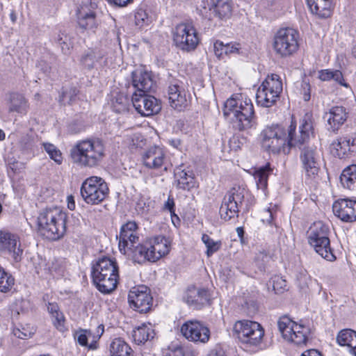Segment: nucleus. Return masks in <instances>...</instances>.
<instances>
[{
  "instance_id": "33",
  "label": "nucleus",
  "mask_w": 356,
  "mask_h": 356,
  "mask_svg": "<svg viewBox=\"0 0 356 356\" xmlns=\"http://www.w3.org/2000/svg\"><path fill=\"white\" fill-rule=\"evenodd\" d=\"M340 346H347L350 354L356 356V332L350 329L341 330L337 337Z\"/></svg>"
},
{
  "instance_id": "32",
  "label": "nucleus",
  "mask_w": 356,
  "mask_h": 356,
  "mask_svg": "<svg viewBox=\"0 0 356 356\" xmlns=\"http://www.w3.org/2000/svg\"><path fill=\"white\" fill-rule=\"evenodd\" d=\"M209 10L214 17L220 19L227 18L231 15L232 5L230 0H210Z\"/></svg>"
},
{
  "instance_id": "58",
  "label": "nucleus",
  "mask_w": 356,
  "mask_h": 356,
  "mask_svg": "<svg viewBox=\"0 0 356 356\" xmlns=\"http://www.w3.org/2000/svg\"><path fill=\"white\" fill-rule=\"evenodd\" d=\"M208 356H226L224 350L221 348L216 347L212 349Z\"/></svg>"
},
{
  "instance_id": "41",
  "label": "nucleus",
  "mask_w": 356,
  "mask_h": 356,
  "mask_svg": "<svg viewBox=\"0 0 356 356\" xmlns=\"http://www.w3.org/2000/svg\"><path fill=\"white\" fill-rule=\"evenodd\" d=\"M14 284L13 276L0 266V292L6 293L11 291Z\"/></svg>"
},
{
  "instance_id": "35",
  "label": "nucleus",
  "mask_w": 356,
  "mask_h": 356,
  "mask_svg": "<svg viewBox=\"0 0 356 356\" xmlns=\"http://www.w3.org/2000/svg\"><path fill=\"white\" fill-rule=\"evenodd\" d=\"M154 335V330L151 325L143 323L133 330L132 337L134 341L137 344L144 343L149 339L153 338Z\"/></svg>"
},
{
  "instance_id": "46",
  "label": "nucleus",
  "mask_w": 356,
  "mask_h": 356,
  "mask_svg": "<svg viewBox=\"0 0 356 356\" xmlns=\"http://www.w3.org/2000/svg\"><path fill=\"white\" fill-rule=\"evenodd\" d=\"M77 94L78 90L76 88H70L69 90H66L62 92L60 97V102L63 104H71L74 101Z\"/></svg>"
},
{
  "instance_id": "42",
  "label": "nucleus",
  "mask_w": 356,
  "mask_h": 356,
  "mask_svg": "<svg viewBox=\"0 0 356 356\" xmlns=\"http://www.w3.org/2000/svg\"><path fill=\"white\" fill-rule=\"evenodd\" d=\"M202 241L207 248L206 254L208 257H210L215 252H218L222 245L220 241H214L207 234H202Z\"/></svg>"
},
{
  "instance_id": "55",
  "label": "nucleus",
  "mask_w": 356,
  "mask_h": 356,
  "mask_svg": "<svg viewBox=\"0 0 356 356\" xmlns=\"http://www.w3.org/2000/svg\"><path fill=\"white\" fill-rule=\"evenodd\" d=\"M238 44H225L224 54H230L233 53H236L238 51Z\"/></svg>"
},
{
  "instance_id": "30",
  "label": "nucleus",
  "mask_w": 356,
  "mask_h": 356,
  "mask_svg": "<svg viewBox=\"0 0 356 356\" xmlns=\"http://www.w3.org/2000/svg\"><path fill=\"white\" fill-rule=\"evenodd\" d=\"M29 108V101L23 94L12 92L9 95L8 100L9 113L15 112L21 115H25L28 113Z\"/></svg>"
},
{
  "instance_id": "25",
  "label": "nucleus",
  "mask_w": 356,
  "mask_h": 356,
  "mask_svg": "<svg viewBox=\"0 0 356 356\" xmlns=\"http://www.w3.org/2000/svg\"><path fill=\"white\" fill-rule=\"evenodd\" d=\"M348 113L343 106H332L325 112L323 118L327 122V129L333 132L339 129L348 118Z\"/></svg>"
},
{
  "instance_id": "1",
  "label": "nucleus",
  "mask_w": 356,
  "mask_h": 356,
  "mask_svg": "<svg viewBox=\"0 0 356 356\" xmlns=\"http://www.w3.org/2000/svg\"><path fill=\"white\" fill-rule=\"evenodd\" d=\"M296 124L293 122L286 130L282 127L275 125L268 127L261 133L262 147L269 152L277 154L285 147L289 149L303 144L309 138L313 129L311 115L304 116L299 127V135H297Z\"/></svg>"
},
{
  "instance_id": "6",
  "label": "nucleus",
  "mask_w": 356,
  "mask_h": 356,
  "mask_svg": "<svg viewBox=\"0 0 356 356\" xmlns=\"http://www.w3.org/2000/svg\"><path fill=\"white\" fill-rule=\"evenodd\" d=\"M94 284L102 293H110L117 286L118 270L116 263L108 257L99 259L92 267Z\"/></svg>"
},
{
  "instance_id": "49",
  "label": "nucleus",
  "mask_w": 356,
  "mask_h": 356,
  "mask_svg": "<svg viewBox=\"0 0 356 356\" xmlns=\"http://www.w3.org/2000/svg\"><path fill=\"white\" fill-rule=\"evenodd\" d=\"M270 259V257L266 252H261L258 253L255 258V261L260 268V270H264L265 265L267 262H268Z\"/></svg>"
},
{
  "instance_id": "3",
  "label": "nucleus",
  "mask_w": 356,
  "mask_h": 356,
  "mask_svg": "<svg viewBox=\"0 0 356 356\" xmlns=\"http://www.w3.org/2000/svg\"><path fill=\"white\" fill-rule=\"evenodd\" d=\"M67 218V213L60 207H47L38 216V230L49 240H58L65 234Z\"/></svg>"
},
{
  "instance_id": "44",
  "label": "nucleus",
  "mask_w": 356,
  "mask_h": 356,
  "mask_svg": "<svg viewBox=\"0 0 356 356\" xmlns=\"http://www.w3.org/2000/svg\"><path fill=\"white\" fill-rule=\"evenodd\" d=\"M79 26L83 29H92L96 26L95 15L93 12L86 13L79 18Z\"/></svg>"
},
{
  "instance_id": "9",
  "label": "nucleus",
  "mask_w": 356,
  "mask_h": 356,
  "mask_svg": "<svg viewBox=\"0 0 356 356\" xmlns=\"http://www.w3.org/2000/svg\"><path fill=\"white\" fill-rule=\"evenodd\" d=\"M282 89V82L277 74L268 75L257 91V104L265 108L273 106L279 99Z\"/></svg>"
},
{
  "instance_id": "64",
  "label": "nucleus",
  "mask_w": 356,
  "mask_h": 356,
  "mask_svg": "<svg viewBox=\"0 0 356 356\" xmlns=\"http://www.w3.org/2000/svg\"><path fill=\"white\" fill-rule=\"evenodd\" d=\"M6 135L3 130L0 129V140H3L5 139Z\"/></svg>"
},
{
  "instance_id": "45",
  "label": "nucleus",
  "mask_w": 356,
  "mask_h": 356,
  "mask_svg": "<svg viewBox=\"0 0 356 356\" xmlns=\"http://www.w3.org/2000/svg\"><path fill=\"white\" fill-rule=\"evenodd\" d=\"M43 146L44 150L52 160L58 164H60L62 163V153L54 145L46 143H43Z\"/></svg>"
},
{
  "instance_id": "5",
  "label": "nucleus",
  "mask_w": 356,
  "mask_h": 356,
  "mask_svg": "<svg viewBox=\"0 0 356 356\" xmlns=\"http://www.w3.org/2000/svg\"><path fill=\"white\" fill-rule=\"evenodd\" d=\"M223 114L232 118L235 129L243 131L250 129L254 119V111L252 101L242 95L230 97L225 103Z\"/></svg>"
},
{
  "instance_id": "53",
  "label": "nucleus",
  "mask_w": 356,
  "mask_h": 356,
  "mask_svg": "<svg viewBox=\"0 0 356 356\" xmlns=\"http://www.w3.org/2000/svg\"><path fill=\"white\" fill-rule=\"evenodd\" d=\"M164 207L165 209H168L170 212L172 218L175 217L177 220H179L178 216L175 213V202L173 198L169 197L165 203Z\"/></svg>"
},
{
  "instance_id": "4",
  "label": "nucleus",
  "mask_w": 356,
  "mask_h": 356,
  "mask_svg": "<svg viewBox=\"0 0 356 356\" xmlns=\"http://www.w3.org/2000/svg\"><path fill=\"white\" fill-rule=\"evenodd\" d=\"M170 243L162 236L149 238L142 243L139 242L128 248V253L134 262L144 264L146 261L155 262L170 252Z\"/></svg>"
},
{
  "instance_id": "10",
  "label": "nucleus",
  "mask_w": 356,
  "mask_h": 356,
  "mask_svg": "<svg viewBox=\"0 0 356 356\" xmlns=\"http://www.w3.org/2000/svg\"><path fill=\"white\" fill-rule=\"evenodd\" d=\"M109 188L106 182L100 177L92 176L83 181L81 195L88 204H98L108 195Z\"/></svg>"
},
{
  "instance_id": "34",
  "label": "nucleus",
  "mask_w": 356,
  "mask_h": 356,
  "mask_svg": "<svg viewBox=\"0 0 356 356\" xmlns=\"http://www.w3.org/2000/svg\"><path fill=\"white\" fill-rule=\"evenodd\" d=\"M104 54L98 49H88L81 58V65L88 70H92L101 64Z\"/></svg>"
},
{
  "instance_id": "37",
  "label": "nucleus",
  "mask_w": 356,
  "mask_h": 356,
  "mask_svg": "<svg viewBox=\"0 0 356 356\" xmlns=\"http://www.w3.org/2000/svg\"><path fill=\"white\" fill-rule=\"evenodd\" d=\"M48 312L51 315L54 325L60 332L66 330L65 327V317L60 311L58 305L54 302H49L47 307Z\"/></svg>"
},
{
  "instance_id": "20",
  "label": "nucleus",
  "mask_w": 356,
  "mask_h": 356,
  "mask_svg": "<svg viewBox=\"0 0 356 356\" xmlns=\"http://www.w3.org/2000/svg\"><path fill=\"white\" fill-rule=\"evenodd\" d=\"M139 242L138 225L135 222L129 221L121 227L119 235L118 247L121 253H128L129 247Z\"/></svg>"
},
{
  "instance_id": "36",
  "label": "nucleus",
  "mask_w": 356,
  "mask_h": 356,
  "mask_svg": "<svg viewBox=\"0 0 356 356\" xmlns=\"http://www.w3.org/2000/svg\"><path fill=\"white\" fill-rule=\"evenodd\" d=\"M272 172L273 168L270 167V163H267L264 166L258 168L254 171L253 176L258 188L262 190H265L266 188L268 177Z\"/></svg>"
},
{
  "instance_id": "14",
  "label": "nucleus",
  "mask_w": 356,
  "mask_h": 356,
  "mask_svg": "<svg viewBox=\"0 0 356 356\" xmlns=\"http://www.w3.org/2000/svg\"><path fill=\"white\" fill-rule=\"evenodd\" d=\"M245 193V188L238 186L228 191L220 208L221 218L227 221L238 216L239 209L244 200Z\"/></svg>"
},
{
  "instance_id": "61",
  "label": "nucleus",
  "mask_w": 356,
  "mask_h": 356,
  "mask_svg": "<svg viewBox=\"0 0 356 356\" xmlns=\"http://www.w3.org/2000/svg\"><path fill=\"white\" fill-rule=\"evenodd\" d=\"M170 143L173 147L177 148L181 145V141L179 139L172 140Z\"/></svg>"
},
{
  "instance_id": "62",
  "label": "nucleus",
  "mask_w": 356,
  "mask_h": 356,
  "mask_svg": "<svg viewBox=\"0 0 356 356\" xmlns=\"http://www.w3.org/2000/svg\"><path fill=\"white\" fill-rule=\"evenodd\" d=\"M17 165H18V163H17V162H16V163H12V164H11V163H9V165H10V168H11L13 170H14V171H15V170H17Z\"/></svg>"
},
{
  "instance_id": "51",
  "label": "nucleus",
  "mask_w": 356,
  "mask_h": 356,
  "mask_svg": "<svg viewBox=\"0 0 356 356\" xmlns=\"http://www.w3.org/2000/svg\"><path fill=\"white\" fill-rule=\"evenodd\" d=\"M13 334L17 338L25 339L30 337L32 332L31 331L26 330L24 328H22V330L19 328H15L13 330Z\"/></svg>"
},
{
  "instance_id": "50",
  "label": "nucleus",
  "mask_w": 356,
  "mask_h": 356,
  "mask_svg": "<svg viewBox=\"0 0 356 356\" xmlns=\"http://www.w3.org/2000/svg\"><path fill=\"white\" fill-rule=\"evenodd\" d=\"M194 351L187 347H179L174 351L175 356H194Z\"/></svg>"
},
{
  "instance_id": "28",
  "label": "nucleus",
  "mask_w": 356,
  "mask_h": 356,
  "mask_svg": "<svg viewBox=\"0 0 356 356\" xmlns=\"http://www.w3.org/2000/svg\"><path fill=\"white\" fill-rule=\"evenodd\" d=\"M182 168L183 165H179L175 169L176 186L179 189L190 191L197 186L195 175L192 170Z\"/></svg>"
},
{
  "instance_id": "63",
  "label": "nucleus",
  "mask_w": 356,
  "mask_h": 356,
  "mask_svg": "<svg viewBox=\"0 0 356 356\" xmlns=\"http://www.w3.org/2000/svg\"><path fill=\"white\" fill-rule=\"evenodd\" d=\"M236 231H237L238 235L239 236H243V228H241V227H238V228L236 229Z\"/></svg>"
},
{
  "instance_id": "47",
  "label": "nucleus",
  "mask_w": 356,
  "mask_h": 356,
  "mask_svg": "<svg viewBox=\"0 0 356 356\" xmlns=\"http://www.w3.org/2000/svg\"><path fill=\"white\" fill-rule=\"evenodd\" d=\"M273 287L276 293H281L286 287V282L282 277L275 276L273 278Z\"/></svg>"
},
{
  "instance_id": "29",
  "label": "nucleus",
  "mask_w": 356,
  "mask_h": 356,
  "mask_svg": "<svg viewBox=\"0 0 356 356\" xmlns=\"http://www.w3.org/2000/svg\"><path fill=\"white\" fill-rule=\"evenodd\" d=\"M184 298L188 305L200 308L209 303L210 295L209 291L204 289L191 287L187 289Z\"/></svg>"
},
{
  "instance_id": "38",
  "label": "nucleus",
  "mask_w": 356,
  "mask_h": 356,
  "mask_svg": "<svg viewBox=\"0 0 356 356\" xmlns=\"http://www.w3.org/2000/svg\"><path fill=\"white\" fill-rule=\"evenodd\" d=\"M111 356H132L131 347L120 338L115 339L110 345Z\"/></svg>"
},
{
  "instance_id": "13",
  "label": "nucleus",
  "mask_w": 356,
  "mask_h": 356,
  "mask_svg": "<svg viewBox=\"0 0 356 356\" xmlns=\"http://www.w3.org/2000/svg\"><path fill=\"white\" fill-rule=\"evenodd\" d=\"M173 42L178 49L188 52L195 49L200 39L196 29L191 23H181L173 31Z\"/></svg>"
},
{
  "instance_id": "59",
  "label": "nucleus",
  "mask_w": 356,
  "mask_h": 356,
  "mask_svg": "<svg viewBox=\"0 0 356 356\" xmlns=\"http://www.w3.org/2000/svg\"><path fill=\"white\" fill-rule=\"evenodd\" d=\"M300 356H322L320 352L315 349L305 351Z\"/></svg>"
},
{
  "instance_id": "60",
  "label": "nucleus",
  "mask_w": 356,
  "mask_h": 356,
  "mask_svg": "<svg viewBox=\"0 0 356 356\" xmlns=\"http://www.w3.org/2000/svg\"><path fill=\"white\" fill-rule=\"evenodd\" d=\"M266 214L268 216V218H267L266 219V221L268 223V224H270L271 222H272V220H273V213L272 212L270 211V209H268L266 211H265ZM264 221H265V220H263Z\"/></svg>"
},
{
  "instance_id": "21",
  "label": "nucleus",
  "mask_w": 356,
  "mask_h": 356,
  "mask_svg": "<svg viewBox=\"0 0 356 356\" xmlns=\"http://www.w3.org/2000/svg\"><path fill=\"white\" fill-rule=\"evenodd\" d=\"M134 92L147 93L154 90L156 83L152 72L144 69H137L132 72Z\"/></svg>"
},
{
  "instance_id": "18",
  "label": "nucleus",
  "mask_w": 356,
  "mask_h": 356,
  "mask_svg": "<svg viewBox=\"0 0 356 356\" xmlns=\"http://www.w3.org/2000/svg\"><path fill=\"white\" fill-rule=\"evenodd\" d=\"M181 332L188 340L193 342L207 343L210 338V330L199 321L189 320L181 327Z\"/></svg>"
},
{
  "instance_id": "8",
  "label": "nucleus",
  "mask_w": 356,
  "mask_h": 356,
  "mask_svg": "<svg viewBox=\"0 0 356 356\" xmlns=\"http://www.w3.org/2000/svg\"><path fill=\"white\" fill-rule=\"evenodd\" d=\"M299 33L294 29H280L273 36V49L282 58L293 55L299 48Z\"/></svg>"
},
{
  "instance_id": "2",
  "label": "nucleus",
  "mask_w": 356,
  "mask_h": 356,
  "mask_svg": "<svg viewBox=\"0 0 356 356\" xmlns=\"http://www.w3.org/2000/svg\"><path fill=\"white\" fill-rule=\"evenodd\" d=\"M72 162L81 168H94L105 156V147L99 139L78 141L70 149Z\"/></svg>"
},
{
  "instance_id": "7",
  "label": "nucleus",
  "mask_w": 356,
  "mask_h": 356,
  "mask_svg": "<svg viewBox=\"0 0 356 356\" xmlns=\"http://www.w3.org/2000/svg\"><path fill=\"white\" fill-rule=\"evenodd\" d=\"M308 233V243L314 250L323 259L334 261L336 257L330 247L328 227L321 221L316 222L310 227Z\"/></svg>"
},
{
  "instance_id": "48",
  "label": "nucleus",
  "mask_w": 356,
  "mask_h": 356,
  "mask_svg": "<svg viewBox=\"0 0 356 356\" xmlns=\"http://www.w3.org/2000/svg\"><path fill=\"white\" fill-rule=\"evenodd\" d=\"M136 24L140 27H143L145 24H148L150 22L147 14L143 10H138L135 14Z\"/></svg>"
},
{
  "instance_id": "40",
  "label": "nucleus",
  "mask_w": 356,
  "mask_h": 356,
  "mask_svg": "<svg viewBox=\"0 0 356 356\" xmlns=\"http://www.w3.org/2000/svg\"><path fill=\"white\" fill-rule=\"evenodd\" d=\"M318 78L323 81L333 80L341 86H348L344 82L341 72L337 70H322L318 72Z\"/></svg>"
},
{
  "instance_id": "24",
  "label": "nucleus",
  "mask_w": 356,
  "mask_h": 356,
  "mask_svg": "<svg viewBox=\"0 0 356 356\" xmlns=\"http://www.w3.org/2000/svg\"><path fill=\"white\" fill-rule=\"evenodd\" d=\"M330 151L335 157L347 158L356 151V139L350 136L339 137L332 143Z\"/></svg>"
},
{
  "instance_id": "12",
  "label": "nucleus",
  "mask_w": 356,
  "mask_h": 356,
  "mask_svg": "<svg viewBox=\"0 0 356 356\" xmlns=\"http://www.w3.org/2000/svg\"><path fill=\"white\" fill-rule=\"evenodd\" d=\"M234 331L241 343L250 346L259 345L264 336V330L261 325L249 320L236 321Z\"/></svg>"
},
{
  "instance_id": "11",
  "label": "nucleus",
  "mask_w": 356,
  "mask_h": 356,
  "mask_svg": "<svg viewBox=\"0 0 356 356\" xmlns=\"http://www.w3.org/2000/svg\"><path fill=\"white\" fill-rule=\"evenodd\" d=\"M277 326L285 340L296 345L306 344L310 333L309 327L296 323L286 316L279 318Z\"/></svg>"
},
{
  "instance_id": "43",
  "label": "nucleus",
  "mask_w": 356,
  "mask_h": 356,
  "mask_svg": "<svg viewBox=\"0 0 356 356\" xmlns=\"http://www.w3.org/2000/svg\"><path fill=\"white\" fill-rule=\"evenodd\" d=\"M113 109L115 112L120 113L128 111L129 99L122 93L117 94L112 101Z\"/></svg>"
},
{
  "instance_id": "27",
  "label": "nucleus",
  "mask_w": 356,
  "mask_h": 356,
  "mask_svg": "<svg viewBox=\"0 0 356 356\" xmlns=\"http://www.w3.org/2000/svg\"><path fill=\"white\" fill-rule=\"evenodd\" d=\"M144 165L149 169H159L165 163V154L162 148L158 146L147 149L142 156Z\"/></svg>"
},
{
  "instance_id": "23",
  "label": "nucleus",
  "mask_w": 356,
  "mask_h": 356,
  "mask_svg": "<svg viewBox=\"0 0 356 356\" xmlns=\"http://www.w3.org/2000/svg\"><path fill=\"white\" fill-rule=\"evenodd\" d=\"M334 214L346 222L356 221V200L339 199L332 205Z\"/></svg>"
},
{
  "instance_id": "26",
  "label": "nucleus",
  "mask_w": 356,
  "mask_h": 356,
  "mask_svg": "<svg viewBox=\"0 0 356 356\" xmlns=\"http://www.w3.org/2000/svg\"><path fill=\"white\" fill-rule=\"evenodd\" d=\"M104 332V327L102 324L99 325L96 328V332L91 330H81L75 334V339L82 346H88L89 349L95 350L97 348V341Z\"/></svg>"
},
{
  "instance_id": "31",
  "label": "nucleus",
  "mask_w": 356,
  "mask_h": 356,
  "mask_svg": "<svg viewBox=\"0 0 356 356\" xmlns=\"http://www.w3.org/2000/svg\"><path fill=\"white\" fill-rule=\"evenodd\" d=\"M307 5L313 14L320 18H327L331 15V0H307Z\"/></svg>"
},
{
  "instance_id": "16",
  "label": "nucleus",
  "mask_w": 356,
  "mask_h": 356,
  "mask_svg": "<svg viewBox=\"0 0 356 356\" xmlns=\"http://www.w3.org/2000/svg\"><path fill=\"white\" fill-rule=\"evenodd\" d=\"M130 307L140 313L149 311L152 305V297L149 289L144 285L132 288L128 295Z\"/></svg>"
},
{
  "instance_id": "56",
  "label": "nucleus",
  "mask_w": 356,
  "mask_h": 356,
  "mask_svg": "<svg viewBox=\"0 0 356 356\" xmlns=\"http://www.w3.org/2000/svg\"><path fill=\"white\" fill-rule=\"evenodd\" d=\"M302 88L304 91L303 99L305 102H307L310 99V85L308 83L303 82Z\"/></svg>"
},
{
  "instance_id": "54",
  "label": "nucleus",
  "mask_w": 356,
  "mask_h": 356,
  "mask_svg": "<svg viewBox=\"0 0 356 356\" xmlns=\"http://www.w3.org/2000/svg\"><path fill=\"white\" fill-rule=\"evenodd\" d=\"M58 43L60 44V47H61V49H62V51L65 54H70V45L68 44L67 42H66V39L65 40H63V38H59L58 39Z\"/></svg>"
},
{
  "instance_id": "19",
  "label": "nucleus",
  "mask_w": 356,
  "mask_h": 356,
  "mask_svg": "<svg viewBox=\"0 0 356 356\" xmlns=\"http://www.w3.org/2000/svg\"><path fill=\"white\" fill-rule=\"evenodd\" d=\"M309 138L305 143L298 145L301 149L300 159L302 168L308 176L316 175L318 172L319 155L316 147L308 143Z\"/></svg>"
},
{
  "instance_id": "15",
  "label": "nucleus",
  "mask_w": 356,
  "mask_h": 356,
  "mask_svg": "<svg viewBox=\"0 0 356 356\" xmlns=\"http://www.w3.org/2000/svg\"><path fill=\"white\" fill-rule=\"evenodd\" d=\"M0 252L9 254L15 262L21 261L23 250L19 236L7 229L0 230Z\"/></svg>"
},
{
  "instance_id": "57",
  "label": "nucleus",
  "mask_w": 356,
  "mask_h": 356,
  "mask_svg": "<svg viewBox=\"0 0 356 356\" xmlns=\"http://www.w3.org/2000/svg\"><path fill=\"white\" fill-rule=\"evenodd\" d=\"M109 3L120 7H124L133 1V0H106Z\"/></svg>"
},
{
  "instance_id": "52",
  "label": "nucleus",
  "mask_w": 356,
  "mask_h": 356,
  "mask_svg": "<svg viewBox=\"0 0 356 356\" xmlns=\"http://www.w3.org/2000/svg\"><path fill=\"white\" fill-rule=\"evenodd\" d=\"M225 44L222 42L217 40L213 44V51L218 58H220L224 54Z\"/></svg>"
},
{
  "instance_id": "22",
  "label": "nucleus",
  "mask_w": 356,
  "mask_h": 356,
  "mask_svg": "<svg viewBox=\"0 0 356 356\" xmlns=\"http://www.w3.org/2000/svg\"><path fill=\"white\" fill-rule=\"evenodd\" d=\"M169 103L174 109L183 111L190 104V95L177 81L170 83L168 90Z\"/></svg>"
},
{
  "instance_id": "17",
  "label": "nucleus",
  "mask_w": 356,
  "mask_h": 356,
  "mask_svg": "<svg viewBox=\"0 0 356 356\" xmlns=\"http://www.w3.org/2000/svg\"><path fill=\"white\" fill-rule=\"evenodd\" d=\"M131 102L137 112L143 116L157 114L161 109V102L152 95L147 93L134 92Z\"/></svg>"
},
{
  "instance_id": "39",
  "label": "nucleus",
  "mask_w": 356,
  "mask_h": 356,
  "mask_svg": "<svg viewBox=\"0 0 356 356\" xmlns=\"http://www.w3.org/2000/svg\"><path fill=\"white\" fill-rule=\"evenodd\" d=\"M340 181L343 187L350 188L356 183V164L347 166L342 171Z\"/></svg>"
}]
</instances>
